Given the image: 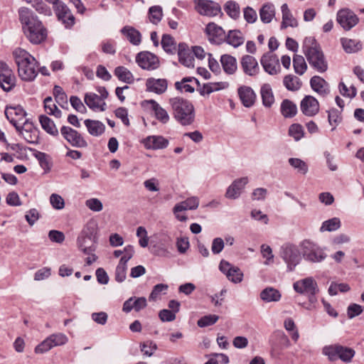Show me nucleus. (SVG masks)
<instances>
[{
    "instance_id": "nucleus-62",
    "label": "nucleus",
    "mask_w": 364,
    "mask_h": 364,
    "mask_svg": "<svg viewBox=\"0 0 364 364\" xmlns=\"http://www.w3.org/2000/svg\"><path fill=\"white\" fill-rule=\"evenodd\" d=\"M50 203L52 207L56 210H61L65 207L63 198L58 194L53 193L50 196Z\"/></svg>"
},
{
    "instance_id": "nucleus-32",
    "label": "nucleus",
    "mask_w": 364,
    "mask_h": 364,
    "mask_svg": "<svg viewBox=\"0 0 364 364\" xmlns=\"http://www.w3.org/2000/svg\"><path fill=\"white\" fill-rule=\"evenodd\" d=\"M220 63L225 73L234 74L237 69L236 58L230 55L224 54L220 57Z\"/></svg>"
},
{
    "instance_id": "nucleus-18",
    "label": "nucleus",
    "mask_w": 364,
    "mask_h": 364,
    "mask_svg": "<svg viewBox=\"0 0 364 364\" xmlns=\"http://www.w3.org/2000/svg\"><path fill=\"white\" fill-rule=\"evenodd\" d=\"M337 21L344 30L349 31L358 23V18L352 11L346 9L338 11Z\"/></svg>"
},
{
    "instance_id": "nucleus-34",
    "label": "nucleus",
    "mask_w": 364,
    "mask_h": 364,
    "mask_svg": "<svg viewBox=\"0 0 364 364\" xmlns=\"http://www.w3.org/2000/svg\"><path fill=\"white\" fill-rule=\"evenodd\" d=\"M84 123L87 129L88 132L92 136H100L105 132V124L98 120H92L88 119H85Z\"/></svg>"
},
{
    "instance_id": "nucleus-11",
    "label": "nucleus",
    "mask_w": 364,
    "mask_h": 364,
    "mask_svg": "<svg viewBox=\"0 0 364 364\" xmlns=\"http://www.w3.org/2000/svg\"><path fill=\"white\" fill-rule=\"evenodd\" d=\"M199 205V198L196 196H192L186 200L176 203L173 208V213L176 218L181 221L185 222L188 218L185 215H181L180 213L188 210H196Z\"/></svg>"
},
{
    "instance_id": "nucleus-13",
    "label": "nucleus",
    "mask_w": 364,
    "mask_h": 364,
    "mask_svg": "<svg viewBox=\"0 0 364 364\" xmlns=\"http://www.w3.org/2000/svg\"><path fill=\"white\" fill-rule=\"evenodd\" d=\"M219 269L226 276L229 281L235 284L240 283L242 281L243 273L240 269L225 259L220 261Z\"/></svg>"
},
{
    "instance_id": "nucleus-29",
    "label": "nucleus",
    "mask_w": 364,
    "mask_h": 364,
    "mask_svg": "<svg viewBox=\"0 0 364 364\" xmlns=\"http://www.w3.org/2000/svg\"><path fill=\"white\" fill-rule=\"evenodd\" d=\"M238 95L245 107H250L254 105L256 95L251 87L247 86L240 87L238 89Z\"/></svg>"
},
{
    "instance_id": "nucleus-50",
    "label": "nucleus",
    "mask_w": 364,
    "mask_h": 364,
    "mask_svg": "<svg viewBox=\"0 0 364 364\" xmlns=\"http://www.w3.org/2000/svg\"><path fill=\"white\" fill-rule=\"evenodd\" d=\"M44 108L47 114L54 115L58 118L61 117L62 112L55 105L52 97H47L44 100Z\"/></svg>"
},
{
    "instance_id": "nucleus-57",
    "label": "nucleus",
    "mask_w": 364,
    "mask_h": 364,
    "mask_svg": "<svg viewBox=\"0 0 364 364\" xmlns=\"http://www.w3.org/2000/svg\"><path fill=\"white\" fill-rule=\"evenodd\" d=\"M219 319V316L214 314H209L201 317L197 322L199 327L203 328L215 323Z\"/></svg>"
},
{
    "instance_id": "nucleus-41",
    "label": "nucleus",
    "mask_w": 364,
    "mask_h": 364,
    "mask_svg": "<svg viewBox=\"0 0 364 364\" xmlns=\"http://www.w3.org/2000/svg\"><path fill=\"white\" fill-rule=\"evenodd\" d=\"M261 96L262 103L265 107H269L274 102V97L272 90V87L268 84H264L261 87Z\"/></svg>"
},
{
    "instance_id": "nucleus-38",
    "label": "nucleus",
    "mask_w": 364,
    "mask_h": 364,
    "mask_svg": "<svg viewBox=\"0 0 364 364\" xmlns=\"http://www.w3.org/2000/svg\"><path fill=\"white\" fill-rule=\"evenodd\" d=\"M39 121L42 128L49 134L52 136H57L58 130L53 121L46 115H41Z\"/></svg>"
},
{
    "instance_id": "nucleus-35",
    "label": "nucleus",
    "mask_w": 364,
    "mask_h": 364,
    "mask_svg": "<svg viewBox=\"0 0 364 364\" xmlns=\"http://www.w3.org/2000/svg\"><path fill=\"white\" fill-rule=\"evenodd\" d=\"M260 299L264 302H277L282 298L280 291L273 287H267L260 292Z\"/></svg>"
},
{
    "instance_id": "nucleus-64",
    "label": "nucleus",
    "mask_w": 364,
    "mask_h": 364,
    "mask_svg": "<svg viewBox=\"0 0 364 364\" xmlns=\"http://www.w3.org/2000/svg\"><path fill=\"white\" fill-rule=\"evenodd\" d=\"M39 218L40 213L36 208L30 209L25 215L26 220L31 226H33Z\"/></svg>"
},
{
    "instance_id": "nucleus-42",
    "label": "nucleus",
    "mask_w": 364,
    "mask_h": 364,
    "mask_svg": "<svg viewBox=\"0 0 364 364\" xmlns=\"http://www.w3.org/2000/svg\"><path fill=\"white\" fill-rule=\"evenodd\" d=\"M114 75L119 80L127 84H131L134 82V76L132 73L125 67H117L114 70Z\"/></svg>"
},
{
    "instance_id": "nucleus-6",
    "label": "nucleus",
    "mask_w": 364,
    "mask_h": 364,
    "mask_svg": "<svg viewBox=\"0 0 364 364\" xmlns=\"http://www.w3.org/2000/svg\"><path fill=\"white\" fill-rule=\"evenodd\" d=\"M302 255L305 260L317 263L321 262L326 258L324 250L317 244L306 240L301 243Z\"/></svg>"
},
{
    "instance_id": "nucleus-36",
    "label": "nucleus",
    "mask_w": 364,
    "mask_h": 364,
    "mask_svg": "<svg viewBox=\"0 0 364 364\" xmlns=\"http://www.w3.org/2000/svg\"><path fill=\"white\" fill-rule=\"evenodd\" d=\"M149 103L151 105L152 110L154 112L156 118L162 124L168 123L170 117L167 111L154 100H151Z\"/></svg>"
},
{
    "instance_id": "nucleus-15",
    "label": "nucleus",
    "mask_w": 364,
    "mask_h": 364,
    "mask_svg": "<svg viewBox=\"0 0 364 364\" xmlns=\"http://www.w3.org/2000/svg\"><path fill=\"white\" fill-rule=\"evenodd\" d=\"M16 85V77L11 69L0 62V87L6 92L11 91Z\"/></svg>"
},
{
    "instance_id": "nucleus-59",
    "label": "nucleus",
    "mask_w": 364,
    "mask_h": 364,
    "mask_svg": "<svg viewBox=\"0 0 364 364\" xmlns=\"http://www.w3.org/2000/svg\"><path fill=\"white\" fill-rule=\"evenodd\" d=\"M289 134L296 141H299L304 136V129L301 125L299 124H294L290 126L289 129Z\"/></svg>"
},
{
    "instance_id": "nucleus-54",
    "label": "nucleus",
    "mask_w": 364,
    "mask_h": 364,
    "mask_svg": "<svg viewBox=\"0 0 364 364\" xmlns=\"http://www.w3.org/2000/svg\"><path fill=\"white\" fill-rule=\"evenodd\" d=\"M328 119L330 125L333 127L332 130H334L336 126H338L341 120V112L336 109H331L328 112Z\"/></svg>"
},
{
    "instance_id": "nucleus-19",
    "label": "nucleus",
    "mask_w": 364,
    "mask_h": 364,
    "mask_svg": "<svg viewBox=\"0 0 364 364\" xmlns=\"http://www.w3.org/2000/svg\"><path fill=\"white\" fill-rule=\"evenodd\" d=\"M260 63L264 71L269 75H277L280 70L279 59L271 52H267L262 56Z\"/></svg>"
},
{
    "instance_id": "nucleus-21",
    "label": "nucleus",
    "mask_w": 364,
    "mask_h": 364,
    "mask_svg": "<svg viewBox=\"0 0 364 364\" xmlns=\"http://www.w3.org/2000/svg\"><path fill=\"white\" fill-rule=\"evenodd\" d=\"M241 67L244 73L248 76H255L259 72V67L256 58L250 55H245L241 58Z\"/></svg>"
},
{
    "instance_id": "nucleus-49",
    "label": "nucleus",
    "mask_w": 364,
    "mask_h": 364,
    "mask_svg": "<svg viewBox=\"0 0 364 364\" xmlns=\"http://www.w3.org/2000/svg\"><path fill=\"white\" fill-rule=\"evenodd\" d=\"M341 227V220L338 218H333L331 219L324 221L320 228L321 232H332L336 231Z\"/></svg>"
},
{
    "instance_id": "nucleus-43",
    "label": "nucleus",
    "mask_w": 364,
    "mask_h": 364,
    "mask_svg": "<svg viewBox=\"0 0 364 364\" xmlns=\"http://www.w3.org/2000/svg\"><path fill=\"white\" fill-rule=\"evenodd\" d=\"M283 83L284 87L291 91H297L301 87V82L299 77L293 75H287L284 77Z\"/></svg>"
},
{
    "instance_id": "nucleus-8",
    "label": "nucleus",
    "mask_w": 364,
    "mask_h": 364,
    "mask_svg": "<svg viewBox=\"0 0 364 364\" xmlns=\"http://www.w3.org/2000/svg\"><path fill=\"white\" fill-rule=\"evenodd\" d=\"M5 115L19 132H22L24 127L28 124L26 113L21 106L7 107L5 109Z\"/></svg>"
},
{
    "instance_id": "nucleus-22",
    "label": "nucleus",
    "mask_w": 364,
    "mask_h": 364,
    "mask_svg": "<svg viewBox=\"0 0 364 364\" xmlns=\"http://www.w3.org/2000/svg\"><path fill=\"white\" fill-rule=\"evenodd\" d=\"M249 179L247 177H242L235 179L231 185L228 188L225 197L229 199H236L240 196L242 189L248 183Z\"/></svg>"
},
{
    "instance_id": "nucleus-25",
    "label": "nucleus",
    "mask_w": 364,
    "mask_h": 364,
    "mask_svg": "<svg viewBox=\"0 0 364 364\" xmlns=\"http://www.w3.org/2000/svg\"><path fill=\"white\" fill-rule=\"evenodd\" d=\"M146 149H162L168 145V140L162 136H149L142 140Z\"/></svg>"
},
{
    "instance_id": "nucleus-1",
    "label": "nucleus",
    "mask_w": 364,
    "mask_h": 364,
    "mask_svg": "<svg viewBox=\"0 0 364 364\" xmlns=\"http://www.w3.org/2000/svg\"><path fill=\"white\" fill-rule=\"evenodd\" d=\"M18 15L23 32L31 43L39 44L46 38V28L31 9L21 7Z\"/></svg>"
},
{
    "instance_id": "nucleus-56",
    "label": "nucleus",
    "mask_w": 364,
    "mask_h": 364,
    "mask_svg": "<svg viewBox=\"0 0 364 364\" xmlns=\"http://www.w3.org/2000/svg\"><path fill=\"white\" fill-rule=\"evenodd\" d=\"M149 19L151 23L156 24L158 23L162 18L163 13L162 9L159 6H154L150 7L149 10Z\"/></svg>"
},
{
    "instance_id": "nucleus-24",
    "label": "nucleus",
    "mask_w": 364,
    "mask_h": 364,
    "mask_svg": "<svg viewBox=\"0 0 364 364\" xmlns=\"http://www.w3.org/2000/svg\"><path fill=\"white\" fill-rule=\"evenodd\" d=\"M310 85L312 90L321 97H326L330 93L329 84L320 76L312 77Z\"/></svg>"
},
{
    "instance_id": "nucleus-37",
    "label": "nucleus",
    "mask_w": 364,
    "mask_h": 364,
    "mask_svg": "<svg viewBox=\"0 0 364 364\" xmlns=\"http://www.w3.org/2000/svg\"><path fill=\"white\" fill-rule=\"evenodd\" d=\"M274 15L275 9L274 5L272 4H266L263 5L259 10L260 19L264 23H270Z\"/></svg>"
},
{
    "instance_id": "nucleus-3",
    "label": "nucleus",
    "mask_w": 364,
    "mask_h": 364,
    "mask_svg": "<svg viewBox=\"0 0 364 364\" xmlns=\"http://www.w3.org/2000/svg\"><path fill=\"white\" fill-rule=\"evenodd\" d=\"M168 103L171 107L175 119L182 126L191 125L195 121V108L191 102L180 97L170 98Z\"/></svg>"
},
{
    "instance_id": "nucleus-44",
    "label": "nucleus",
    "mask_w": 364,
    "mask_h": 364,
    "mask_svg": "<svg viewBox=\"0 0 364 364\" xmlns=\"http://www.w3.org/2000/svg\"><path fill=\"white\" fill-rule=\"evenodd\" d=\"M224 10L227 14L233 19H237L240 15L239 4L234 1H228L224 6Z\"/></svg>"
},
{
    "instance_id": "nucleus-4",
    "label": "nucleus",
    "mask_w": 364,
    "mask_h": 364,
    "mask_svg": "<svg viewBox=\"0 0 364 364\" xmlns=\"http://www.w3.org/2000/svg\"><path fill=\"white\" fill-rule=\"evenodd\" d=\"M302 48L309 63L312 68L319 73H323L327 70V61L314 38H305Z\"/></svg>"
},
{
    "instance_id": "nucleus-40",
    "label": "nucleus",
    "mask_w": 364,
    "mask_h": 364,
    "mask_svg": "<svg viewBox=\"0 0 364 364\" xmlns=\"http://www.w3.org/2000/svg\"><path fill=\"white\" fill-rule=\"evenodd\" d=\"M281 112L284 117H293L297 113L296 105L289 100H284L281 105Z\"/></svg>"
},
{
    "instance_id": "nucleus-63",
    "label": "nucleus",
    "mask_w": 364,
    "mask_h": 364,
    "mask_svg": "<svg viewBox=\"0 0 364 364\" xmlns=\"http://www.w3.org/2000/svg\"><path fill=\"white\" fill-rule=\"evenodd\" d=\"M49 338L51 340L53 347L64 345L68 341V337L61 333L52 334L49 336Z\"/></svg>"
},
{
    "instance_id": "nucleus-53",
    "label": "nucleus",
    "mask_w": 364,
    "mask_h": 364,
    "mask_svg": "<svg viewBox=\"0 0 364 364\" xmlns=\"http://www.w3.org/2000/svg\"><path fill=\"white\" fill-rule=\"evenodd\" d=\"M349 290L350 287L346 283L331 282L328 291L331 296H335L338 293V291L343 293L347 292Z\"/></svg>"
},
{
    "instance_id": "nucleus-27",
    "label": "nucleus",
    "mask_w": 364,
    "mask_h": 364,
    "mask_svg": "<svg viewBox=\"0 0 364 364\" xmlns=\"http://www.w3.org/2000/svg\"><path fill=\"white\" fill-rule=\"evenodd\" d=\"M179 62L187 68L194 67V58L186 44L179 43L178 49Z\"/></svg>"
},
{
    "instance_id": "nucleus-39",
    "label": "nucleus",
    "mask_w": 364,
    "mask_h": 364,
    "mask_svg": "<svg viewBox=\"0 0 364 364\" xmlns=\"http://www.w3.org/2000/svg\"><path fill=\"white\" fill-rule=\"evenodd\" d=\"M121 31L131 43L139 45L141 43V33L133 27L124 26Z\"/></svg>"
},
{
    "instance_id": "nucleus-61",
    "label": "nucleus",
    "mask_w": 364,
    "mask_h": 364,
    "mask_svg": "<svg viewBox=\"0 0 364 364\" xmlns=\"http://www.w3.org/2000/svg\"><path fill=\"white\" fill-rule=\"evenodd\" d=\"M227 86L226 82H215V83H208L204 85L203 92L206 94L209 95L213 92L220 90L222 89L225 88Z\"/></svg>"
},
{
    "instance_id": "nucleus-16",
    "label": "nucleus",
    "mask_w": 364,
    "mask_h": 364,
    "mask_svg": "<svg viewBox=\"0 0 364 364\" xmlns=\"http://www.w3.org/2000/svg\"><path fill=\"white\" fill-rule=\"evenodd\" d=\"M136 61L139 66L144 70H153L159 66L158 57L149 51L138 53L136 57Z\"/></svg>"
},
{
    "instance_id": "nucleus-46",
    "label": "nucleus",
    "mask_w": 364,
    "mask_h": 364,
    "mask_svg": "<svg viewBox=\"0 0 364 364\" xmlns=\"http://www.w3.org/2000/svg\"><path fill=\"white\" fill-rule=\"evenodd\" d=\"M161 44L164 51H166L167 53H174L176 50V43L171 36L168 34H164Z\"/></svg>"
},
{
    "instance_id": "nucleus-5",
    "label": "nucleus",
    "mask_w": 364,
    "mask_h": 364,
    "mask_svg": "<svg viewBox=\"0 0 364 364\" xmlns=\"http://www.w3.org/2000/svg\"><path fill=\"white\" fill-rule=\"evenodd\" d=\"M97 225L94 223H88L82 229L77 240L78 248L85 255L95 251V243L97 242Z\"/></svg>"
},
{
    "instance_id": "nucleus-2",
    "label": "nucleus",
    "mask_w": 364,
    "mask_h": 364,
    "mask_svg": "<svg viewBox=\"0 0 364 364\" xmlns=\"http://www.w3.org/2000/svg\"><path fill=\"white\" fill-rule=\"evenodd\" d=\"M13 55L18 66L19 77L25 81L33 80L38 74L36 58L22 48L16 49Z\"/></svg>"
},
{
    "instance_id": "nucleus-60",
    "label": "nucleus",
    "mask_w": 364,
    "mask_h": 364,
    "mask_svg": "<svg viewBox=\"0 0 364 364\" xmlns=\"http://www.w3.org/2000/svg\"><path fill=\"white\" fill-rule=\"evenodd\" d=\"M338 88L340 93L344 97L353 98L357 94L356 88L353 85L348 88L345 83L340 82Z\"/></svg>"
},
{
    "instance_id": "nucleus-10",
    "label": "nucleus",
    "mask_w": 364,
    "mask_h": 364,
    "mask_svg": "<svg viewBox=\"0 0 364 364\" xmlns=\"http://www.w3.org/2000/svg\"><path fill=\"white\" fill-rule=\"evenodd\" d=\"M323 352L332 361L341 359L344 362H349L355 354V351L352 348L338 345L326 346L323 348Z\"/></svg>"
},
{
    "instance_id": "nucleus-20",
    "label": "nucleus",
    "mask_w": 364,
    "mask_h": 364,
    "mask_svg": "<svg viewBox=\"0 0 364 364\" xmlns=\"http://www.w3.org/2000/svg\"><path fill=\"white\" fill-rule=\"evenodd\" d=\"M300 109L305 116L314 117L319 112V102L314 97L306 95L300 102Z\"/></svg>"
},
{
    "instance_id": "nucleus-45",
    "label": "nucleus",
    "mask_w": 364,
    "mask_h": 364,
    "mask_svg": "<svg viewBox=\"0 0 364 364\" xmlns=\"http://www.w3.org/2000/svg\"><path fill=\"white\" fill-rule=\"evenodd\" d=\"M341 43L344 50L348 53H353L361 49V44L355 40L341 38Z\"/></svg>"
},
{
    "instance_id": "nucleus-23",
    "label": "nucleus",
    "mask_w": 364,
    "mask_h": 364,
    "mask_svg": "<svg viewBox=\"0 0 364 364\" xmlns=\"http://www.w3.org/2000/svg\"><path fill=\"white\" fill-rule=\"evenodd\" d=\"M146 91L157 95L164 93L168 87V81L164 78L149 77L146 81Z\"/></svg>"
},
{
    "instance_id": "nucleus-48",
    "label": "nucleus",
    "mask_w": 364,
    "mask_h": 364,
    "mask_svg": "<svg viewBox=\"0 0 364 364\" xmlns=\"http://www.w3.org/2000/svg\"><path fill=\"white\" fill-rule=\"evenodd\" d=\"M293 66L295 73L300 75H303L307 69L305 60L304 57L300 55H294L293 58Z\"/></svg>"
},
{
    "instance_id": "nucleus-30",
    "label": "nucleus",
    "mask_w": 364,
    "mask_h": 364,
    "mask_svg": "<svg viewBox=\"0 0 364 364\" xmlns=\"http://www.w3.org/2000/svg\"><path fill=\"white\" fill-rule=\"evenodd\" d=\"M245 40V36L240 30H230L225 34L223 41L234 48H238L244 43Z\"/></svg>"
},
{
    "instance_id": "nucleus-51",
    "label": "nucleus",
    "mask_w": 364,
    "mask_h": 364,
    "mask_svg": "<svg viewBox=\"0 0 364 364\" xmlns=\"http://www.w3.org/2000/svg\"><path fill=\"white\" fill-rule=\"evenodd\" d=\"M260 252L265 261L264 262V264L265 265H271L274 263V256L272 252V249L270 246L266 244H263L260 247Z\"/></svg>"
},
{
    "instance_id": "nucleus-12",
    "label": "nucleus",
    "mask_w": 364,
    "mask_h": 364,
    "mask_svg": "<svg viewBox=\"0 0 364 364\" xmlns=\"http://www.w3.org/2000/svg\"><path fill=\"white\" fill-rule=\"evenodd\" d=\"M60 133L63 138L74 147L84 148L87 146V143L83 136L77 131L70 127H62Z\"/></svg>"
},
{
    "instance_id": "nucleus-9",
    "label": "nucleus",
    "mask_w": 364,
    "mask_h": 364,
    "mask_svg": "<svg viewBox=\"0 0 364 364\" xmlns=\"http://www.w3.org/2000/svg\"><path fill=\"white\" fill-rule=\"evenodd\" d=\"M293 288L299 294L308 295L310 302H314V296L318 291L317 283L311 277L295 282Z\"/></svg>"
},
{
    "instance_id": "nucleus-33",
    "label": "nucleus",
    "mask_w": 364,
    "mask_h": 364,
    "mask_svg": "<svg viewBox=\"0 0 364 364\" xmlns=\"http://www.w3.org/2000/svg\"><path fill=\"white\" fill-rule=\"evenodd\" d=\"M282 21L281 28L284 29L289 26L296 27L298 26L297 21L292 16L287 4H284L282 7Z\"/></svg>"
},
{
    "instance_id": "nucleus-47",
    "label": "nucleus",
    "mask_w": 364,
    "mask_h": 364,
    "mask_svg": "<svg viewBox=\"0 0 364 364\" xmlns=\"http://www.w3.org/2000/svg\"><path fill=\"white\" fill-rule=\"evenodd\" d=\"M288 162L290 166H291L294 169L297 171L298 173L301 174L305 175L309 171V166L307 164L299 158H289Z\"/></svg>"
},
{
    "instance_id": "nucleus-14",
    "label": "nucleus",
    "mask_w": 364,
    "mask_h": 364,
    "mask_svg": "<svg viewBox=\"0 0 364 364\" xmlns=\"http://www.w3.org/2000/svg\"><path fill=\"white\" fill-rule=\"evenodd\" d=\"M53 9L58 19L65 27H71L75 23V17L70 9L63 1L58 0L53 4Z\"/></svg>"
},
{
    "instance_id": "nucleus-52",
    "label": "nucleus",
    "mask_w": 364,
    "mask_h": 364,
    "mask_svg": "<svg viewBox=\"0 0 364 364\" xmlns=\"http://www.w3.org/2000/svg\"><path fill=\"white\" fill-rule=\"evenodd\" d=\"M127 264L120 261L119 262L116 269H115V280L117 282H122L127 278Z\"/></svg>"
},
{
    "instance_id": "nucleus-28",
    "label": "nucleus",
    "mask_w": 364,
    "mask_h": 364,
    "mask_svg": "<svg viewBox=\"0 0 364 364\" xmlns=\"http://www.w3.org/2000/svg\"><path fill=\"white\" fill-rule=\"evenodd\" d=\"M85 104L92 110L105 111L106 103L95 93L88 92L85 95Z\"/></svg>"
},
{
    "instance_id": "nucleus-31",
    "label": "nucleus",
    "mask_w": 364,
    "mask_h": 364,
    "mask_svg": "<svg viewBox=\"0 0 364 364\" xmlns=\"http://www.w3.org/2000/svg\"><path fill=\"white\" fill-rule=\"evenodd\" d=\"M193 84L198 85V80L195 77H183L181 81L176 82L175 87L180 92L184 91L186 92L193 93L195 90Z\"/></svg>"
},
{
    "instance_id": "nucleus-17",
    "label": "nucleus",
    "mask_w": 364,
    "mask_h": 364,
    "mask_svg": "<svg viewBox=\"0 0 364 364\" xmlns=\"http://www.w3.org/2000/svg\"><path fill=\"white\" fill-rule=\"evenodd\" d=\"M196 10L203 16H215L221 12L219 4L209 0H197Z\"/></svg>"
},
{
    "instance_id": "nucleus-26",
    "label": "nucleus",
    "mask_w": 364,
    "mask_h": 364,
    "mask_svg": "<svg viewBox=\"0 0 364 364\" xmlns=\"http://www.w3.org/2000/svg\"><path fill=\"white\" fill-rule=\"evenodd\" d=\"M205 33L208 36L209 40L220 44L223 42L225 32L221 26L215 23H209L205 28Z\"/></svg>"
},
{
    "instance_id": "nucleus-55",
    "label": "nucleus",
    "mask_w": 364,
    "mask_h": 364,
    "mask_svg": "<svg viewBox=\"0 0 364 364\" xmlns=\"http://www.w3.org/2000/svg\"><path fill=\"white\" fill-rule=\"evenodd\" d=\"M26 3L31 4V6L40 14L49 15L50 10L43 2L42 0H24Z\"/></svg>"
},
{
    "instance_id": "nucleus-7",
    "label": "nucleus",
    "mask_w": 364,
    "mask_h": 364,
    "mask_svg": "<svg viewBox=\"0 0 364 364\" xmlns=\"http://www.w3.org/2000/svg\"><path fill=\"white\" fill-rule=\"evenodd\" d=\"M279 255L287 264L289 272L294 271L301 260L299 248L290 243H285L281 247Z\"/></svg>"
},
{
    "instance_id": "nucleus-58",
    "label": "nucleus",
    "mask_w": 364,
    "mask_h": 364,
    "mask_svg": "<svg viewBox=\"0 0 364 364\" xmlns=\"http://www.w3.org/2000/svg\"><path fill=\"white\" fill-rule=\"evenodd\" d=\"M168 288V286L165 284H158L155 285L149 295V300L156 301L162 292L166 294Z\"/></svg>"
}]
</instances>
